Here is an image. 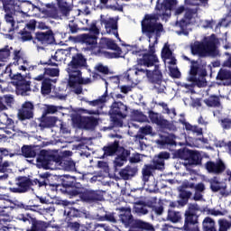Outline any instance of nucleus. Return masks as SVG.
<instances>
[{"instance_id":"nucleus-58","label":"nucleus","mask_w":231,"mask_h":231,"mask_svg":"<svg viewBox=\"0 0 231 231\" xmlns=\"http://www.w3.org/2000/svg\"><path fill=\"white\" fill-rule=\"evenodd\" d=\"M96 71H98V73H102V75H109V67L104 66L102 63H98L95 67Z\"/></svg>"},{"instance_id":"nucleus-33","label":"nucleus","mask_w":231,"mask_h":231,"mask_svg":"<svg viewBox=\"0 0 231 231\" xmlns=\"http://www.w3.org/2000/svg\"><path fill=\"white\" fill-rule=\"evenodd\" d=\"M209 189L213 192L220 191L221 196H225V192L226 191V184L219 181L217 177H213L209 180Z\"/></svg>"},{"instance_id":"nucleus-20","label":"nucleus","mask_w":231,"mask_h":231,"mask_svg":"<svg viewBox=\"0 0 231 231\" xmlns=\"http://www.w3.org/2000/svg\"><path fill=\"white\" fill-rule=\"evenodd\" d=\"M101 24H105L106 33H112L118 41H121L118 34V22L115 18H109L108 20L104 18V15L100 16Z\"/></svg>"},{"instance_id":"nucleus-6","label":"nucleus","mask_w":231,"mask_h":231,"mask_svg":"<svg viewBox=\"0 0 231 231\" xmlns=\"http://www.w3.org/2000/svg\"><path fill=\"white\" fill-rule=\"evenodd\" d=\"M9 78L11 84L15 88L16 95L21 97H28V93L32 91V81L26 79V76L17 72L14 73L12 69L9 70Z\"/></svg>"},{"instance_id":"nucleus-9","label":"nucleus","mask_w":231,"mask_h":231,"mask_svg":"<svg viewBox=\"0 0 231 231\" xmlns=\"http://www.w3.org/2000/svg\"><path fill=\"white\" fill-rule=\"evenodd\" d=\"M22 156L24 158H36L37 167L39 169H46L48 170V166L43 165L44 159H42V152H46L48 156L51 155V152L48 150H41V148L37 145H23L21 149Z\"/></svg>"},{"instance_id":"nucleus-41","label":"nucleus","mask_w":231,"mask_h":231,"mask_svg":"<svg viewBox=\"0 0 231 231\" xmlns=\"http://www.w3.org/2000/svg\"><path fill=\"white\" fill-rule=\"evenodd\" d=\"M107 90L105 91V93L100 96L96 100H86V103L88 104V106H91L92 107H97L98 106H103V104H106L107 102Z\"/></svg>"},{"instance_id":"nucleus-54","label":"nucleus","mask_w":231,"mask_h":231,"mask_svg":"<svg viewBox=\"0 0 231 231\" xmlns=\"http://www.w3.org/2000/svg\"><path fill=\"white\" fill-rule=\"evenodd\" d=\"M99 221H108L109 223H116L115 213H106L104 216L98 217Z\"/></svg>"},{"instance_id":"nucleus-37","label":"nucleus","mask_w":231,"mask_h":231,"mask_svg":"<svg viewBox=\"0 0 231 231\" xmlns=\"http://www.w3.org/2000/svg\"><path fill=\"white\" fill-rule=\"evenodd\" d=\"M57 117L55 116H46L44 115L40 118L39 127L42 129H46L47 127H53L57 124Z\"/></svg>"},{"instance_id":"nucleus-22","label":"nucleus","mask_w":231,"mask_h":231,"mask_svg":"<svg viewBox=\"0 0 231 231\" xmlns=\"http://www.w3.org/2000/svg\"><path fill=\"white\" fill-rule=\"evenodd\" d=\"M14 66H18V69L20 71H27L30 69V62L26 57L23 56V52L19 50L14 51V58H13Z\"/></svg>"},{"instance_id":"nucleus-10","label":"nucleus","mask_w":231,"mask_h":231,"mask_svg":"<svg viewBox=\"0 0 231 231\" xmlns=\"http://www.w3.org/2000/svg\"><path fill=\"white\" fill-rule=\"evenodd\" d=\"M88 68H89L88 58L82 52H78L71 57V60L67 65L66 71L68 74L77 73L80 75V71L88 69Z\"/></svg>"},{"instance_id":"nucleus-61","label":"nucleus","mask_w":231,"mask_h":231,"mask_svg":"<svg viewBox=\"0 0 231 231\" xmlns=\"http://www.w3.org/2000/svg\"><path fill=\"white\" fill-rule=\"evenodd\" d=\"M148 116H149V118H150V120L152 124H158V121L161 118L160 116L158 115V113H156L152 110H150L148 112Z\"/></svg>"},{"instance_id":"nucleus-62","label":"nucleus","mask_w":231,"mask_h":231,"mask_svg":"<svg viewBox=\"0 0 231 231\" xmlns=\"http://www.w3.org/2000/svg\"><path fill=\"white\" fill-rule=\"evenodd\" d=\"M220 125L222 129L228 130L231 128V119L228 117L220 120Z\"/></svg>"},{"instance_id":"nucleus-45","label":"nucleus","mask_w":231,"mask_h":231,"mask_svg":"<svg viewBox=\"0 0 231 231\" xmlns=\"http://www.w3.org/2000/svg\"><path fill=\"white\" fill-rule=\"evenodd\" d=\"M156 125H159L161 129H168L169 131H174L176 129V126L169 120L163 119V117H161L158 122L156 123Z\"/></svg>"},{"instance_id":"nucleus-42","label":"nucleus","mask_w":231,"mask_h":231,"mask_svg":"<svg viewBox=\"0 0 231 231\" xmlns=\"http://www.w3.org/2000/svg\"><path fill=\"white\" fill-rule=\"evenodd\" d=\"M69 79L76 80L78 86H80V84H91V79H84L82 78V71H80V75H78L77 73H70L69 74Z\"/></svg>"},{"instance_id":"nucleus-49","label":"nucleus","mask_w":231,"mask_h":231,"mask_svg":"<svg viewBox=\"0 0 231 231\" xmlns=\"http://www.w3.org/2000/svg\"><path fill=\"white\" fill-rule=\"evenodd\" d=\"M217 80H231V71L226 69H220L217 75Z\"/></svg>"},{"instance_id":"nucleus-29","label":"nucleus","mask_w":231,"mask_h":231,"mask_svg":"<svg viewBox=\"0 0 231 231\" xmlns=\"http://www.w3.org/2000/svg\"><path fill=\"white\" fill-rule=\"evenodd\" d=\"M158 62H160V60H158L156 54L144 53L141 59H137V66H145L146 68H152Z\"/></svg>"},{"instance_id":"nucleus-38","label":"nucleus","mask_w":231,"mask_h":231,"mask_svg":"<svg viewBox=\"0 0 231 231\" xmlns=\"http://www.w3.org/2000/svg\"><path fill=\"white\" fill-rule=\"evenodd\" d=\"M204 104H206L208 107H221V98L219 96L211 95L208 98L204 99Z\"/></svg>"},{"instance_id":"nucleus-30","label":"nucleus","mask_w":231,"mask_h":231,"mask_svg":"<svg viewBox=\"0 0 231 231\" xmlns=\"http://www.w3.org/2000/svg\"><path fill=\"white\" fill-rule=\"evenodd\" d=\"M157 144L161 147V149H171V147H176V135H162L161 139L157 141Z\"/></svg>"},{"instance_id":"nucleus-31","label":"nucleus","mask_w":231,"mask_h":231,"mask_svg":"<svg viewBox=\"0 0 231 231\" xmlns=\"http://www.w3.org/2000/svg\"><path fill=\"white\" fill-rule=\"evenodd\" d=\"M128 231H156L154 226L149 222H145L141 219H135L132 228Z\"/></svg>"},{"instance_id":"nucleus-8","label":"nucleus","mask_w":231,"mask_h":231,"mask_svg":"<svg viewBox=\"0 0 231 231\" xmlns=\"http://www.w3.org/2000/svg\"><path fill=\"white\" fill-rule=\"evenodd\" d=\"M42 157L43 159L42 165L47 166V169H50V165L55 163L65 169V171H75V162L66 160L59 154L51 153V155H48L46 152H42Z\"/></svg>"},{"instance_id":"nucleus-1","label":"nucleus","mask_w":231,"mask_h":231,"mask_svg":"<svg viewBox=\"0 0 231 231\" xmlns=\"http://www.w3.org/2000/svg\"><path fill=\"white\" fill-rule=\"evenodd\" d=\"M60 190L69 196H79L81 201L86 203L104 201V191L93 189L82 191V184L77 181V177L71 175H60Z\"/></svg>"},{"instance_id":"nucleus-18","label":"nucleus","mask_w":231,"mask_h":231,"mask_svg":"<svg viewBox=\"0 0 231 231\" xmlns=\"http://www.w3.org/2000/svg\"><path fill=\"white\" fill-rule=\"evenodd\" d=\"M75 41L81 44H85L88 51H94L96 48H98V36L97 35L83 33L75 37Z\"/></svg>"},{"instance_id":"nucleus-24","label":"nucleus","mask_w":231,"mask_h":231,"mask_svg":"<svg viewBox=\"0 0 231 231\" xmlns=\"http://www.w3.org/2000/svg\"><path fill=\"white\" fill-rule=\"evenodd\" d=\"M171 158V153L168 152H161L155 155L150 164L154 171H163L165 169V160Z\"/></svg>"},{"instance_id":"nucleus-7","label":"nucleus","mask_w":231,"mask_h":231,"mask_svg":"<svg viewBox=\"0 0 231 231\" xmlns=\"http://www.w3.org/2000/svg\"><path fill=\"white\" fill-rule=\"evenodd\" d=\"M173 11H175V15H181V14L185 12L184 16L180 21L176 22V26L180 29V32H178L179 35H189L187 28L190 26L196 11L192 8L185 7V5L175 7Z\"/></svg>"},{"instance_id":"nucleus-23","label":"nucleus","mask_w":231,"mask_h":231,"mask_svg":"<svg viewBox=\"0 0 231 231\" xmlns=\"http://www.w3.org/2000/svg\"><path fill=\"white\" fill-rule=\"evenodd\" d=\"M205 167L209 174H223L226 171V164L221 159H218L216 162L208 161L206 162Z\"/></svg>"},{"instance_id":"nucleus-43","label":"nucleus","mask_w":231,"mask_h":231,"mask_svg":"<svg viewBox=\"0 0 231 231\" xmlns=\"http://www.w3.org/2000/svg\"><path fill=\"white\" fill-rule=\"evenodd\" d=\"M51 82H53V80L50 78L43 79L41 88L42 95H50V93H51Z\"/></svg>"},{"instance_id":"nucleus-26","label":"nucleus","mask_w":231,"mask_h":231,"mask_svg":"<svg viewBox=\"0 0 231 231\" xmlns=\"http://www.w3.org/2000/svg\"><path fill=\"white\" fill-rule=\"evenodd\" d=\"M121 214L119 216V219L124 226H129V228H133V225L136 221L133 217V214L131 213V208H119Z\"/></svg>"},{"instance_id":"nucleus-16","label":"nucleus","mask_w":231,"mask_h":231,"mask_svg":"<svg viewBox=\"0 0 231 231\" xmlns=\"http://www.w3.org/2000/svg\"><path fill=\"white\" fill-rule=\"evenodd\" d=\"M55 43V33L51 29L47 31H38L33 38V44H41L42 46H50Z\"/></svg>"},{"instance_id":"nucleus-40","label":"nucleus","mask_w":231,"mask_h":231,"mask_svg":"<svg viewBox=\"0 0 231 231\" xmlns=\"http://www.w3.org/2000/svg\"><path fill=\"white\" fill-rule=\"evenodd\" d=\"M180 199L178 200V204L180 207H185L189 203V199L192 197V192L189 191L187 189H180V194H179Z\"/></svg>"},{"instance_id":"nucleus-34","label":"nucleus","mask_w":231,"mask_h":231,"mask_svg":"<svg viewBox=\"0 0 231 231\" xmlns=\"http://www.w3.org/2000/svg\"><path fill=\"white\" fill-rule=\"evenodd\" d=\"M118 149H120V141L118 140H116L102 148L104 156H115V154L118 152Z\"/></svg>"},{"instance_id":"nucleus-50","label":"nucleus","mask_w":231,"mask_h":231,"mask_svg":"<svg viewBox=\"0 0 231 231\" xmlns=\"http://www.w3.org/2000/svg\"><path fill=\"white\" fill-rule=\"evenodd\" d=\"M10 58V47L6 45L5 48L0 49V68L3 66L1 62H6Z\"/></svg>"},{"instance_id":"nucleus-2","label":"nucleus","mask_w":231,"mask_h":231,"mask_svg":"<svg viewBox=\"0 0 231 231\" xmlns=\"http://www.w3.org/2000/svg\"><path fill=\"white\" fill-rule=\"evenodd\" d=\"M142 32L146 34L149 39V42H151V39H152V35H155L156 39L153 42V44L149 45V53L148 55H154L156 53L155 44H158V37L162 35V32H163V24L158 23V15L157 14H145L142 23Z\"/></svg>"},{"instance_id":"nucleus-3","label":"nucleus","mask_w":231,"mask_h":231,"mask_svg":"<svg viewBox=\"0 0 231 231\" xmlns=\"http://www.w3.org/2000/svg\"><path fill=\"white\" fill-rule=\"evenodd\" d=\"M192 55L199 57H216L217 55V38L216 34L205 37L203 42H195L190 45Z\"/></svg>"},{"instance_id":"nucleus-27","label":"nucleus","mask_w":231,"mask_h":231,"mask_svg":"<svg viewBox=\"0 0 231 231\" xmlns=\"http://www.w3.org/2000/svg\"><path fill=\"white\" fill-rule=\"evenodd\" d=\"M198 182V178H190L189 180H185L182 182V189H194L195 192H205V183Z\"/></svg>"},{"instance_id":"nucleus-60","label":"nucleus","mask_w":231,"mask_h":231,"mask_svg":"<svg viewBox=\"0 0 231 231\" xmlns=\"http://www.w3.org/2000/svg\"><path fill=\"white\" fill-rule=\"evenodd\" d=\"M170 77H171V79H180L181 78V72L180 71V69L178 68H172L170 67Z\"/></svg>"},{"instance_id":"nucleus-57","label":"nucleus","mask_w":231,"mask_h":231,"mask_svg":"<svg viewBox=\"0 0 231 231\" xmlns=\"http://www.w3.org/2000/svg\"><path fill=\"white\" fill-rule=\"evenodd\" d=\"M69 28V33H78V32L80 30L79 27V24L75 23V21H69L68 24Z\"/></svg>"},{"instance_id":"nucleus-64","label":"nucleus","mask_w":231,"mask_h":231,"mask_svg":"<svg viewBox=\"0 0 231 231\" xmlns=\"http://www.w3.org/2000/svg\"><path fill=\"white\" fill-rule=\"evenodd\" d=\"M141 134H144L145 136L149 134H152V126L146 125L140 128Z\"/></svg>"},{"instance_id":"nucleus-17","label":"nucleus","mask_w":231,"mask_h":231,"mask_svg":"<svg viewBox=\"0 0 231 231\" xmlns=\"http://www.w3.org/2000/svg\"><path fill=\"white\" fill-rule=\"evenodd\" d=\"M102 50H113L116 51L113 54L115 59H119L122 56V48L115 42V40L109 38H101L97 52L102 53Z\"/></svg>"},{"instance_id":"nucleus-12","label":"nucleus","mask_w":231,"mask_h":231,"mask_svg":"<svg viewBox=\"0 0 231 231\" xmlns=\"http://www.w3.org/2000/svg\"><path fill=\"white\" fill-rule=\"evenodd\" d=\"M72 124L78 129H85L86 131H93L98 125V118L95 116H86L76 115L72 117Z\"/></svg>"},{"instance_id":"nucleus-14","label":"nucleus","mask_w":231,"mask_h":231,"mask_svg":"<svg viewBox=\"0 0 231 231\" xmlns=\"http://www.w3.org/2000/svg\"><path fill=\"white\" fill-rule=\"evenodd\" d=\"M38 187H52L55 190H60V175H51L50 172L39 175Z\"/></svg>"},{"instance_id":"nucleus-48","label":"nucleus","mask_w":231,"mask_h":231,"mask_svg":"<svg viewBox=\"0 0 231 231\" xmlns=\"http://www.w3.org/2000/svg\"><path fill=\"white\" fill-rule=\"evenodd\" d=\"M5 23L7 24H10L9 32H15L17 30V27H15V19L14 18V14L6 12V14L5 15Z\"/></svg>"},{"instance_id":"nucleus-5","label":"nucleus","mask_w":231,"mask_h":231,"mask_svg":"<svg viewBox=\"0 0 231 231\" xmlns=\"http://www.w3.org/2000/svg\"><path fill=\"white\" fill-rule=\"evenodd\" d=\"M201 210L198 203H189L188 208L184 213V226L185 231H199V216L198 212Z\"/></svg>"},{"instance_id":"nucleus-51","label":"nucleus","mask_w":231,"mask_h":231,"mask_svg":"<svg viewBox=\"0 0 231 231\" xmlns=\"http://www.w3.org/2000/svg\"><path fill=\"white\" fill-rule=\"evenodd\" d=\"M69 88H72V89H74L73 92L76 95H82V86L77 84V79H69Z\"/></svg>"},{"instance_id":"nucleus-52","label":"nucleus","mask_w":231,"mask_h":231,"mask_svg":"<svg viewBox=\"0 0 231 231\" xmlns=\"http://www.w3.org/2000/svg\"><path fill=\"white\" fill-rule=\"evenodd\" d=\"M218 231H228L231 228V222L226 218L218 219Z\"/></svg>"},{"instance_id":"nucleus-4","label":"nucleus","mask_w":231,"mask_h":231,"mask_svg":"<svg viewBox=\"0 0 231 231\" xmlns=\"http://www.w3.org/2000/svg\"><path fill=\"white\" fill-rule=\"evenodd\" d=\"M184 60L190 62L189 82H193L198 88H205L207 86V68L205 65L199 64V60H190L184 56Z\"/></svg>"},{"instance_id":"nucleus-11","label":"nucleus","mask_w":231,"mask_h":231,"mask_svg":"<svg viewBox=\"0 0 231 231\" xmlns=\"http://www.w3.org/2000/svg\"><path fill=\"white\" fill-rule=\"evenodd\" d=\"M39 179L32 180L26 176L18 177L16 180L17 187H10V192L14 194H26L32 190V187L39 185Z\"/></svg>"},{"instance_id":"nucleus-53","label":"nucleus","mask_w":231,"mask_h":231,"mask_svg":"<svg viewBox=\"0 0 231 231\" xmlns=\"http://www.w3.org/2000/svg\"><path fill=\"white\" fill-rule=\"evenodd\" d=\"M172 56V51H171V45L165 43L162 50V59L170 60Z\"/></svg>"},{"instance_id":"nucleus-25","label":"nucleus","mask_w":231,"mask_h":231,"mask_svg":"<svg viewBox=\"0 0 231 231\" xmlns=\"http://www.w3.org/2000/svg\"><path fill=\"white\" fill-rule=\"evenodd\" d=\"M109 115L110 116H118V118H125L127 116V106L122 103V101H116L111 105Z\"/></svg>"},{"instance_id":"nucleus-59","label":"nucleus","mask_w":231,"mask_h":231,"mask_svg":"<svg viewBox=\"0 0 231 231\" xmlns=\"http://www.w3.org/2000/svg\"><path fill=\"white\" fill-rule=\"evenodd\" d=\"M60 70L59 69H44V75L49 77H59Z\"/></svg>"},{"instance_id":"nucleus-28","label":"nucleus","mask_w":231,"mask_h":231,"mask_svg":"<svg viewBox=\"0 0 231 231\" xmlns=\"http://www.w3.org/2000/svg\"><path fill=\"white\" fill-rule=\"evenodd\" d=\"M146 75L152 84H157V86L162 85L163 74L162 73V70H160V66L155 65L152 71L146 70Z\"/></svg>"},{"instance_id":"nucleus-55","label":"nucleus","mask_w":231,"mask_h":231,"mask_svg":"<svg viewBox=\"0 0 231 231\" xmlns=\"http://www.w3.org/2000/svg\"><path fill=\"white\" fill-rule=\"evenodd\" d=\"M37 28V21L35 19L30 20L23 28L24 30H27V32H30L31 33H33Z\"/></svg>"},{"instance_id":"nucleus-32","label":"nucleus","mask_w":231,"mask_h":231,"mask_svg":"<svg viewBox=\"0 0 231 231\" xmlns=\"http://www.w3.org/2000/svg\"><path fill=\"white\" fill-rule=\"evenodd\" d=\"M136 174H138V166L132 167L130 165H127L119 171L120 178L122 180H125V181L133 180V178H134Z\"/></svg>"},{"instance_id":"nucleus-13","label":"nucleus","mask_w":231,"mask_h":231,"mask_svg":"<svg viewBox=\"0 0 231 231\" xmlns=\"http://www.w3.org/2000/svg\"><path fill=\"white\" fill-rule=\"evenodd\" d=\"M175 154L177 158L185 160L189 165H201L203 160L199 152L189 148L179 149Z\"/></svg>"},{"instance_id":"nucleus-63","label":"nucleus","mask_w":231,"mask_h":231,"mask_svg":"<svg viewBox=\"0 0 231 231\" xmlns=\"http://www.w3.org/2000/svg\"><path fill=\"white\" fill-rule=\"evenodd\" d=\"M0 98H2L5 106H12L14 104V97L12 95H5L4 97H0Z\"/></svg>"},{"instance_id":"nucleus-39","label":"nucleus","mask_w":231,"mask_h":231,"mask_svg":"<svg viewBox=\"0 0 231 231\" xmlns=\"http://www.w3.org/2000/svg\"><path fill=\"white\" fill-rule=\"evenodd\" d=\"M155 170H153L152 166L151 164H144L142 169V180L144 183H147L149 181L151 176H154L153 172Z\"/></svg>"},{"instance_id":"nucleus-47","label":"nucleus","mask_w":231,"mask_h":231,"mask_svg":"<svg viewBox=\"0 0 231 231\" xmlns=\"http://www.w3.org/2000/svg\"><path fill=\"white\" fill-rule=\"evenodd\" d=\"M58 8L60 12L62 14V15H65V17H68L69 15V12H71V9L69 8V5H68V2L64 0H60L58 2Z\"/></svg>"},{"instance_id":"nucleus-21","label":"nucleus","mask_w":231,"mask_h":231,"mask_svg":"<svg viewBox=\"0 0 231 231\" xmlns=\"http://www.w3.org/2000/svg\"><path fill=\"white\" fill-rule=\"evenodd\" d=\"M33 103L26 101L23 104L22 108L18 110V118L21 122L24 120H32L33 118Z\"/></svg>"},{"instance_id":"nucleus-56","label":"nucleus","mask_w":231,"mask_h":231,"mask_svg":"<svg viewBox=\"0 0 231 231\" xmlns=\"http://www.w3.org/2000/svg\"><path fill=\"white\" fill-rule=\"evenodd\" d=\"M88 30L90 33H93L92 35H96V37H97V35H100V29H98V27H97V21H93L90 23Z\"/></svg>"},{"instance_id":"nucleus-44","label":"nucleus","mask_w":231,"mask_h":231,"mask_svg":"<svg viewBox=\"0 0 231 231\" xmlns=\"http://www.w3.org/2000/svg\"><path fill=\"white\" fill-rule=\"evenodd\" d=\"M18 39L22 42H28V41H32L34 37L32 35V32L27 31L26 29H23L20 32H18Z\"/></svg>"},{"instance_id":"nucleus-36","label":"nucleus","mask_w":231,"mask_h":231,"mask_svg":"<svg viewBox=\"0 0 231 231\" xmlns=\"http://www.w3.org/2000/svg\"><path fill=\"white\" fill-rule=\"evenodd\" d=\"M179 123L185 126L186 131H191V133H194V134H197V136H202L203 128L198 125H190V123L187 122L185 117H183L182 119H179Z\"/></svg>"},{"instance_id":"nucleus-35","label":"nucleus","mask_w":231,"mask_h":231,"mask_svg":"<svg viewBox=\"0 0 231 231\" xmlns=\"http://www.w3.org/2000/svg\"><path fill=\"white\" fill-rule=\"evenodd\" d=\"M6 156H10L12 158L14 154H10V151H8V149L0 147V172L3 173L7 172L8 167H10V162L8 161L3 162V158Z\"/></svg>"},{"instance_id":"nucleus-19","label":"nucleus","mask_w":231,"mask_h":231,"mask_svg":"<svg viewBox=\"0 0 231 231\" xmlns=\"http://www.w3.org/2000/svg\"><path fill=\"white\" fill-rule=\"evenodd\" d=\"M176 6H178V0H163L156 8L163 17H171L172 12L176 10Z\"/></svg>"},{"instance_id":"nucleus-15","label":"nucleus","mask_w":231,"mask_h":231,"mask_svg":"<svg viewBox=\"0 0 231 231\" xmlns=\"http://www.w3.org/2000/svg\"><path fill=\"white\" fill-rule=\"evenodd\" d=\"M37 6L31 1H24L20 5H14V1L4 4V9L5 12H18L19 14H28L31 10H35Z\"/></svg>"},{"instance_id":"nucleus-46","label":"nucleus","mask_w":231,"mask_h":231,"mask_svg":"<svg viewBox=\"0 0 231 231\" xmlns=\"http://www.w3.org/2000/svg\"><path fill=\"white\" fill-rule=\"evenodd\" d=\"M167 219L171 221V223H178L181 221V213L170 209L168 210Z\"/></svg>"}]
</instances>
